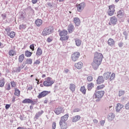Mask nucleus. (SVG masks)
<instances>
[{
  "instance_id": "nucleus-1",
  "label": "nucleus",
  "mask_w": 129,
  "mask_h": 129,
  "mask_svg": "<svg viewBox=\"0 0 129 129\" xmlns=\"http://www.w3.org/2000/svg\"><path fill=\"white\" fill-rule=\"evenodd\" d=\"M102 59H103V54L102 53L99 52L95 53L93 61L92 63V66L94 70L98 69V67L102 62Z\"/></svg>"
},
{
  "instance_id": "nucleus-2",
  "label": "nucleus",
  "mask_w": 129,
  "mask_h": 129,
  "mask_svg": "<svg viewBox=\"0 0 129 129\" xmlns=\"http://www.w3.org/2000/svg\"><path fill=\"white\" fill-rule=\"evenodd\" d=\"M104 91H95L93 95V99L97 102L100 101L101 98L104 96Z\"/></svg>"
},
{
  "instance_id": "nucleus-3",
  "label": "nucleus",
  "mask_w": 129,
  "mask_h": 129,
  "mask_svg": "<svg viewBox=\"0 0 129 129\" xmlns=\"http://www.w3.org/2000/svg\"><path fill=\"white\" fill-rule=\"evenodd\" d=\"M54 31V29L52 27H48L45 28L41 33L42 36H48L52 34Z\"/></svg>"
},
{
  "instance_id": "nucleus-4",
  "label": "nucleus",
  "mask_w": 129,
  "mask_h": 129,
  "mask_svg": "<svg viewBox=\"0 0 129 129\" xmlns=\"http://www.w3.org/2000/svg\"><path fill=\"white\" fill-rule=\"evenodd\" d=\"M54 84V81L52 80V78L47 77L45 79V81L43 82L44 86L46 87H49L52 86Z\"/></svg>"
},
{
  "instance_id": "nucleus-5",
  "label": "nucleus",
  "mask_w": 129,
  "mask_h": 129,
  "mask_svg": "<svg viewBox=\"0 0 129 129\" xmlns=\"http://www.w3.org/2000/svg\"><path fill=\"white\" fill-rule=\"evenodd\" d=\"M80 57V52L76 51L74 52L71 55V59L73 62H76L79 59Z\"/></svg>"
},
{
  "instance_id": "nucleus-6",
  "label": "nucleus",
  "mask_w": 129,
  "mask_h": 129,
  "mask_svg": "<svg viewBox=\"0 0 129 129\" xmlns=\"http://www.w3.org/2000/svg\"><path fill=\"white\" fill-rule=\"evenodd\" d=\"M115 12V6H114V5H111L109 6V9L108 10V14L109 15V16H113Z\"/></svg>"
},
{
  "instance_id": "nucleus-7",
  "label": "nucleus",
  "mask_w": 129,
  "mask_h": 129,
  "mask_svg": "<svg viewBox=\"0 0 129 129\" xmlns=\"http://www.w3.org/2000/svg\"><path fill=\"white\" fill-rule=\"evenodd\" d=\"M76 8L77 12L81 13L84 10V8H85V3H81L80 4H77L76 5Z\"/></svg>"
},
{
  "instance_id": "nucleus-8",
  "label": "nucleus",
  "mask_w": 129,
  "mask_h": 129,
  "mask_svg": "<svg viewBox=\"0 0 129 129\" xmlns=\"http://www.w3.org/2000/svg\"><path fill=\"white\" fill-rule=\"evenodd\" d=\"M5 31L7 32V35H8V36H9L10 38H15V36H16V33L14 31H12L10 33V32H11V28H6L5 29Z\"/></svg>"
},
{
  "instance_id": "nucleus-9",
  "label": "nucleus",
  "mask_w": 129,
  "mask_h": 129,
  "mask_svg": "<svg viewBox=\"0 0 129 129\" xmlns=\"http://www.w3.org/2000/svg\"><path fill=\"white\" fill-rule=\"evenodd\" d=\"M116 23H117V18H116L115 16H113L110 18V22L109 23L110 26H111V25L114 26V25H116Z\"/></svg>"
},
{
  "instance_id": "nucleus-10",
  "label": "nucleus",
  "mask_w": 129,
  "mask_h": 129,
  "mask_svg": "<svg viewBox=\"0 0 129 129\" xmlns=\"http://www.w3.org/2000/svg\"><path fill=\"white\" fill-rule=\"evenodd\" d=\"M49 93H51V91H44L39 94L38 98H42V97H45V96H46V95H48Z\"/></svg>"
},
{
  "instance_id": "nucleus-11",
  "label": "nucleus",
  "mask_w": 129,
  "mask_h": 129,
  "mask_svg": "<svg viewBox=\"0 0 129 129\" xmlns=\"http://www.w3.org/2000/svg\"><path fill=\"white\" fill-rule=\"evenodd\" d=\"M75 67L77 69L80 70V69H82L83 67V62L82 61H79L75 64Z\"/></svg>"
},
{
  "instance_id": "nucleus-12",
  "label": "nucleus",
  "mask_w": 129,
  "mask_h": 129,
  "mask_svg": "<svg viewBox=\"0 0 129 129\" xmlns=\"http://www.w3.org/2000/svg\"><path fill=\"white\" fill-rule=\"evenodd\" d=\"M64 109L63 108H61L60 107L55 109L54 112L57 114V115L59 114H60V113H64Z\"/></svg>"
},
{
  "instance_id": "nucleus-13",
  "label": "nucleus",
  "mask_w": 129,
  "mask_h": 129,
  "mask_svg": "<svg viewBox=\"0 0 129 129\" xmlns=\"http://www.w3.org/2000/svg\"><path fill=\"white\" fill-rule=\"evenodd\" d=\"M123 108V105L120 103H117L116 105L115 109L116 112H119Z\"/></svg>"
},
{
  "instance_id": "nucleus-14",
  "label": "nucleus",
  "mask_w": 129,
  "mask_h": 129,
  "mask_svg": "<svg viewBox=\"0 0 129 129\" xmlns=\"http://www.w3.org/2000/svg\"><path fill=\"white\" fill-rule=\"evenodd\" d=\"M59 125L61 129H67V123L65 121H59Z\"/></svg>"
},
{
  "instance_id": "nucleus-15",
  "label": "nucleus",
  "mask_w": 129,
  "mask_h": 129,
  "mask_svg": "<svg viewBox=\"0 0 129 129\" xmlns=\"http://www.w3.org/2000/svg\"><path fill=\"white\" fill-rule=\"evenodd\" d=\"M117 17L119 19H124L125 18V15H124V13H123V12H122L121 11H119L117 13Z\"/></svg>"
},
{
  "instance_id": "nucleus-16",
  "label": "nucleus",
  "mask_w": 129,
  "mask_h": 129,
  "mask_svg": "<svg viewBox=\"0 0 129 129\" xmlns=\"http://www.w3.org/2000/svg\"><path fill=\"white\" fill-rule=\"evenodd\" d=\"M74 22L77 27L80 26V24L81 23L80 19H79L78 17H76L74 19Z\"/></svg>"
},
{
  "instance_id": "nucleus-17",
  "label": "nucleus",
  "mask_w": 129,
  "mask_h": 129,
  "mask_svg": "<svg viewBox=\"0 0 129 129\" xmlns=\"http://www.w3.org/2000/svg\"><path fill=\"white\" fill-rule=\"evenodd\" d=\"M68 117H69V114H66L63 116L61 117L60 121H64V122H66V121L68 119Z\"/></svg>"
},
{
  "instance_id": "nucleus-18",
  "label": "nucleus",
  "mask_w": 129,
  "mask_h": 129,
  "mask_svg": "<svg viewBox=\"0 0 129 129\" xmlns=\"http://www.w3.org/2000/svg\"><path fill=\"white\" fill-rule=\"evenodd\" d=\"M42 54H43V50H42V49H41V48L38 47L37 48L36 53V56H37L38 57H39V56H41V55H42Z\"/></svg>"
},
{
  "instance_id": "nucleus-19",
  "label": "nucleus",
  "mask_w": 129,
  "mask_h": 129,
  "mask_svg": "<svg viewBox=\"0 0 129 129\" xmlns=\"http://www.w3.org/2000/svg\"><path fill=\"white\" fill-rule=\"evenodd\" d=\"M69 88L71 91H72V92H74V91H75V90L76 89V86L74 84H70Z\"/></svg>"
},
{
  "instance_id": "nucleus-20",
  "label": "nucleus",
  "mask_w": 129,
  "mask_h": 129,
  "mask_svg": "<svg viewBox=\"0 0 129 129\" xmlns=\"http://www.w3.org/2000/svg\"><path fill=\"white\" fill-rule=\"evenodd\" d=\"M104 80H103V77L100 76L98 78L97 80V84H101V83H103Z\"/></svg>"
},
{
  "instance_id": "nucleus-21",
  "label": "nucleus",
  "mask_w": 129,
  "mask_h": 129,
  "mask_svg": "<svg viewBox=\"0 0 129 129\" xmlns=\"http://www.w3.org/2000/svg\"><path fill=\"white\" fill-rule=\"evenodd\" d=\"M33 102H34L33 100H32L31 99H29V98L25 99L24 100H23V101H22V103H24V104H26V103H28V104L33 103Z\"/></svg>"
},
{
  "instance_id": "nucleus-22",
  "label": "nucleus",
  "mask_w": 129,
  "mask_h": 129,
  "mask_svg": "<svg viewBox=\"0 0 129 129\" xmlns=\"http://www.w3.org/2000/svg\"><path fill=\"white\" fill-rule=\"evenodd\" d=\"M68 34V31L66 30H63L59 32V36L63 37L64 36H67Z\"/></svg>"
},
{
  "instance_id": "nucleus-23",
  "label": "nucleus",
  "mask_w": 129,
  "mask_h": 129,
  "mask_svg": "<svg viewBox=\"0 0 129 129\" xmlns=\"http://www.w3.org/2000/svg\"><path fill=\"white\" fill-rule=\"evenodd\" d=\"M110 74H111V73H110L109 72H107L103 74L104 78H105L106 79V80H107V79H108L109 78V77H110Z\"/></svg>"
},
{
  "instance_id": "nucleus-24",
  "label": "nucleus",
  "mask_w": 129,
  "mask_h": 129,
  "mask_svg": "<svg viewBox=\"0 0 129 129\" xmlns=\"http://www.w3.org/2000/svg\"><path fill=\"white\" fill-rule=\"evenodd\" d=\"M81 118V117L80 115H76L73 117L72 121L73 122H76V121H78L79 119Z\"/></svg>"
},
{
  "instance_id": "nucleus-25",
  "label": "nucleus",
  "mask_w": 129,
  "mask_h": 129,
  "mask_svg": "<svg viewBox=\"0 0 129 129\" xmlns=\"http://www.w3.org/2000/svg\"><path fill=\"white\" fill-rule=\"evenodd\" d=\"M115 44L114 40L112 39V38H109L108 40V44L109 46H112Z\"/></svg>"
},
{
  "instance_id": "nucleus-26",
  "label": "nucleus",
  "mask_w": 129,
  "mask_h": 129,
  "mask_svg": "<svg viewBox=\"0 0 129 129\" xmlns=\"http://www.w3.org/2000/svg\"><path fill=\"white\" fill-rule=\"evenodd\" d=\"M115 117V115L113 113H110L108 116V120H113Z\"/></svg>"
},
{
  "instance_id": "nucleus-27",
  "label": "nucleus",
  "mask_w": 129,
  "mask_h": 129,
  "mask_svg": "<svg viewBox=\"0 0 129 129\" xmlns=\"http://www.w3.org/2000/svg\"><path fill=\"white\" fill-rule=\"evenodd\" d=\"M43 24V22L41 19H37L35 21V24L37 27H40Z\"/></svg>"
},
{
  "instance_id": "nucleus-28",
  "label": "nucleus",
  "mask_w": 129,
  "mask_h": 129,
  "mask_svg": "<svg viewBox=\"0 0 129 129\" xmlns=\"http://www.w3.org/2000/svg\"><path fill=\"white\" fill-rule=\"evenodd\" d=\"M75 41L76 45V46H77V47H80V46H81L82 41L81 40H80V39L78 38H76L75 39Z\"/></svg>"
},
{
  "instance_id": "nucleus-29",
  "label": "nucleus",
  "mask_w": 129,
  "mask_h": 129,
  "mask_svg": "<svg viewBox=\"0 0 129 129\" xmlns=\"http://www.w3.org/2000/svg\"><path fill=\"white\" fill-rule=\"evenodd\" d=\"M68 30L69 33H72V32H73V31L74 30V26H73V25H69Z\"/></svg>"
},
{
  "instance_id": "nucleus-30",
  "label": "nucleus",
  "mask_w": 129,
  "mask_h": 129,
  "mask_svg": "<svg viewBox=\"0 0 129 129\" xmlns=\"http://www.w3.org/2000/svg\"><path fill=\"white\" fill-rule=\"evenodd\" d=\"M16 52L15 50H10L9 51V56H11V57H13V56H15L16 55Z\"/></svg>"
},
{
  "instance_id": "nucleus-31",
  "label": "nucleus",
  "mask_w": 129,
  "mask_h": 129,
  "mask_svg": "<svg viewBox=\"0 0 129 129\" xmlns=\"http://www.w3.org/2000/svg\"><path fill=\"white\" fill-rule=\"evenodd\" d=\"M94 87V84L91 83L88 84V90H91Z\"/></svg>"
},
{
  "instance_id": "nucleus-32",
  "label": "nucleus",
  "mask_w": 129,
  "mask_h": 129,
  "mask_svg": "<svg viewBox=\"0 0 129 129\" xmlns=\"http://www.w3.org/2000/svg\"><path fill=\"white\" fill-rule=\"evenodd\" d=\"M69 39V36H61L60 38V41H67Z\"/></svg>"
},
{
  "instance_id": "nucleus-33",
  "label": "nucleus",
  "mask_w": 129,
  "mask_h": 129,
  "mask_svg": "<svg viewBox=\"0 0 129 129\" xmlns=\"http://www.w3.org/2000/svg\"><path fill=\"white\" fill-rule=\"evenodd\" d=\"M80 91L83 93V94H86V89L85 88V87H81L80 89Z\"/></svg>"
},
{
  "instance_id": "nucleus-34",
  "label": "nucleus",
  "mask_w": 129,
  "mask_h": 129,
  "mask_svg": "<svg viewBox=\"0 0 129 129\" xmlns=\"http://www.w3.org/2000/svg\"><path fill=\"white\" fill-rule=\"evenodd\" d=\"M24 59H25V55H24V54H22L19 56V62H22L23 61H24Z\"/></svg>"
},
{
  "instance_id": "nucleus-35",
  "label": "nucleus",
  "mask_w": 129,
  "mask_h": 129,
  "mask_svg": "<svg viewBox=\"0 0 129 129\" xmlns=\"http://www.w3.org/2000/svg\"><path fill=\"white\" fill-rule=\"evenodd\" d=\"M25 56L26 57H31L32 56V52L27 50L25 51Z\"/></svg>"
},
{
  "instance_id": "nucleus-36",
  "label": "nucleus",
  "mask_w": 129,
  "mask_h": 129,
  "mask_svg": "<svg viewBox=\"0 0 129 129\" xmlns=\"http://www.w3.org/2000/svg\"><path fill=\"white\" fill-rule=\"evenodd\" d=\"M105 87L104 85H100L97 87L96 89L97 90H101V89H103Z\"/></svg>"
},
{
  "instance_id": "nucleus-37",
  "label": "nucleus",
  "mask_w": 129,
  "mask_h": 129,
  "mask_svg": "<svg viewBox=\"0 0 129 129\" xmlns=\"http://www.w3.org/2000/svg\"><path fill=\"white\" fill-rule=\"evenodd\" d=\"M43 112L44 111H39L36 114L35 117H36L37 118H38V117H40V116H41V115L43 114Z\"/></svg>"
},
{
  "instance_id": "nucleus-38",
  "label": "nucleus",
  "mask_w": 129,
  "mask_h": 129,
  "mask_svg": "<svg viewBox=\"0 0 129 129\" xmlns=\"http://www.w3.org/2000/svg\"><path fill=\"white\" fill-rule=\"evenodd\" d=\"M20 93H21V91H20L19 89H15V92L14 93L15 95H16V96H20Z\"/></svg>"
},
{
  "instance_id": "nucleus-39",
  "label": "nucleus",
  "mask_w": 129,
  "mask_h": 129,
  "mask_svg": "<svg viewBox=\"0 0 129 129\" xmlns=\"http://www.w3.org/2000/svg\"><path fill=\"white\" fill-rule=\"evenodd\" d=\"M5 86V79H2L0 80V87H4Z\"/></svg>"
},
{
  "instance_id": "nucleus-40",
  "label": "nucleus",
  "mask_w": 129,
  "mask_h": 129,
  "mask_svg": "<svg viewBox=\"0 0 129 129\" xmlns=\"http://www.w3.org/2000/svg\"><path fill=\"white\" fill-rule=\"evenodd\" d=\"M32 63H33V60L31 58H28L26 60V63L28 64L29 65H31Z\"/></svg>"
},
{
  "instance_id": "nucleus-41",
  "label": "nucleus",
  "mask_w": 129,
  "mask_h": 129,
  "mask_svg": "<svg viewBox=\"0 0 129 129\" xmlns=\"http://www.w3.org/2000/svg\"><path fill=\"white\" fill-rule=\"evenodd\" d=\"M114 78H115V74L113 73L110 77V81H111V80H113Z\"/></svg>"
},
{
  "instance_id": "nucleus-42",
  "label": "nucleus",
  "mask_w": 129,
  "mask_h": 129,
  "mask_svg": "<svg viewBox=\"0 0 129 129\" xmlns=\"http://www.w3.org/2000/svg\"><path fill=\"white\" fill-rule=\"evenodd\" d=\"M87 80L89 82H91V81H92L93 80V77L91 76H89L87 77Z\"/></svg>"
},
{
  "instance_id": "nucleus-43",
  "label": "nucleus",
  "mask_w": 129,
  "mask_h": 129,
  "mask_svg": "<svg viewBox=\"0 0 129 129\" xmlns=\"http://www.w3.org/2000/svg\"><path fill=\"white\" fill-rule=\"evenodd\" d=\"M26 28H27V25L25 24H21L19 26L20 29H23L24 30V29H26Z\"/></svg>"
},
{
  "instance_id": "nucleus-44",
  "label": "nucleus",
  "mask_w": 129,
  "mask_h": 129,
  "mask_svg": "<svg viewBox=\"0 0 129 129\" xmlns=\"http://www.w3.org/2000/svg\"><path fill=\"white\" fill-rule=\"evenodd\" d=\"M40 63H41V61H40V60L37 59L34 61L33 64L34 65L36 66V65H39Z\"/></svg>"
},
{
  "instance_id": "nucleus-45",
  "label": "nucleus",
  "mask_w": 129,
  "mask_h": 129,
  "mask_svg": "<svg viewBox=\"0 0 129 129\" xmlns=\"http://www.w3.org/2000/svg\"><path fill=\"white\" fill-rule=\"evenodd\" d=\"M124 94V91H119V96L120 97V96H122Z\"/></svg>"
},
{
  "instance_id": "nucleus-46",
  "label": "nucleus",
  "mask_w": 129,
  "mask_h": 129,
  "mask_svg": "<svg viewBox=\"0 0 129 129\" xmlns=\"http://www.w3.org/2000/svg\"><path fill=\"white\" fill-rule=\"evenodd\" d=\"M6 89L7 90H11V85H10V83H8L6 85Z\"/></svg>"
},
{
  "instance_id": "nucleus-47",
  "label": "nucleus",
  "mask_w": 129,
  "mask_h": 129,
  "mask_svg": "<svg viewBox=\"0 0 129 129\" xmlns=\"http://www.w3.org/2000/svg\"><path fill=\"white\" fill-rule=\"evenodd\" d=\"M30 49H31L32 51H34V50H35V46L34 45V44L30 45Z\"/></svg>"
},
{
  "instance_id": "nucleus-48",
  "label": "nucleus",
  "mask_w": 129,
  "mask_h": 129,
  "mask_svg": "<svg viewBox=\"0 0 129 129\" xmlns=\"http://www.w3.org/2000/svg\"><path fill=\"white\" fill-rule=\"evenodd\" d=\"M55 128H56V122H54L52 123V129H55Z\"/></svg>"
},
{
  "instance_id": "nucleus-49",
  "label": "nucleus",
  "mask_w": 129,
  "mask_h": 129,
  "mask_svg": "<svg viewBox=\"0 0 129 129\" xmlns=\"http://www.w3.org/2000/svg\"><path fill=\"white\" fill-rule=\"evenodd\" d=\"M11 84L12 87H15L16 85V83L14 81L11 82Z\"/></svg>"
},
{
  "instance_id": "nucleus-50",
  "label": "nucleus",
  "mask_w": 129,
  "mask_h": 129,
  "mask_svg": "<svg viewBox=\"0 0 129 129\" xmlns=\"http://www.w3.org/2000/svg\"><path fill=\"white\" fill-rule=\"evenodd\" d=\"M80 109L79 108H75L73 110V112H79Z\"/></svg>"
},
{
  "instance_id": "nucleus-51",
  "label": "nucleus",
  "mask_w": 129,
  "mask_h": 129,
  "mask_svg": "<svg viewBox=\"0 0 129 129\" xmlns=\"http://www.w3.org/2000/svg\"><path fill=\"white\" fill-rule=\"evenodd\" d=\"M100 123L102 126H103L104 125V123H105V121L104 120H101L100 121Z\"/></svg>"
},
{
  "instance_id": "nucleus-52",
  "label": "nucleus",
  "mask_w": 129,
  "mask_h": 129,
  "mask_svg": "<svg viewBox=\"0 0 129 129\" xmlns=\"http://www.w3.org/2000/svg\"><path fill=\"white\" fill-rule=\"evenodd\" d=\"M125 107V109H129V102L126 104Z\"/></svg>"
},
{
  "instance_id": "nucleus-53",
  "label": "nucleus",
  "mask_w": 129,
  "mask_h": 129,
  "mask_svg": "<svg viewBox=\"0 0 129 129\" xmlns=\"http://www.w3.org/2000/svg\"><path fill=\"white\" fill-rule=\"evenodd\" d=\"M10 107H11V105H10V104H6V105L5 106L6 109H9V108H10Z\"/></svg>"
},
{
  "instance_id": "nucleus-54",
  "label": "nucleus",
  "mask_w": 129,
  "mask_h": 129,
  "mask_svg": "<svg viewBox=\"0 0 129 129\" xmlns=\"http://www.w3.org/2000/svg\"><path fill=\"white\" fill-rule=\"evenodd\" d=\"M47 42H48V43H50V42H52V38L48 37L47 39Z\"/></svg>"
},
{
  "instance_id": "nucleus-55",
  "label": "nucleus",
  "mask_w": 129,
  "mask_h": 129,
  "mask_svg": "<svg viewBox=\"0 0 129 129\" xmlns=\"http://www.w3.org/2000/svg\"><path fill=\"white\" fill-rule=\"evenodd\" d=\"M20 19H21V20H24L25 19V16H24V14L20 15Z\"/></svg>"
},
{
  "instance_id": "nucleus-56",
  "label": "nucleus",
  "mask_w": 129,
  "mask_h": 129,
  "mask_svg": "<svg viewBox=\"0 0 129 129\" xmlns=\"http://www.w3.org/2000/svg\"><path fill=\"white\" fill-rule=\"evenodd\" d=\"M32 89H33V86H29L28 88H27V90H32Z\"/></svg>"
},
{
  "instance_id": "nucleus-57",
  "label": "nucleus",
  "mask_w": 129,
  "mask_h": 129,
  "mask_svg": "<svg viewBox=\"0 0 129 129\" xmlns=\"http://www.w3.org/2000/svg\"><path fill=\"white\" fill-rule=\"evenodd\" d=\"M32 4H37L38 3V0H32Z\"/></svg>"
},
{
  "instance_id": "nucleus-58",
  "label": "nucleus",
  "mask_w": 129,
  "mask_h": 129,
  "mask_svg": "<svg viewBox=\"0 0 129 129\" xmlns=\"http://www.w3.org/2000/svg\"><path fill=\"white\" fill-rule=\"evenodd\" d=\"M94 123H98V120H97V119H94L93 120Z\"/></svg>"
},
{
  "instance_id": "nucleus-59",
  "label": "nucleus",
  "mask_w": 129,
  "mask_h": 129,
  "mask_svg": "<svg viewBox=\"0 0 129 129\" xmlns=\"http://www.w3.org/2000/svg\"><path fill=\"white\" fill-rule=\"evenodd\" d=\"M118 46L120 47H122V46H123V43L120 42V43L118 44Z\"/></svg>"
},
{
  "instance_id": "nucleus-60",
  "label": "nucleus",
  "mask_w": 129,
  "mask_h": 129,
  "mask_svg": "<svg viewBox=\"0 0 129 129\" xmlns=\"http://www.w3.org/2000/svg\"><path fill=\"white\" fill-rule=\"evenodd\" d=\"M45 77H46V75H45V74L42 75V78H45Z\"/></svg>"
},
{
  "instance_id": "nucleus-61",
  "label": "nucleus",
  "mask_w": 129,
  "mask_h": 129,
  "mask_svg": "<svg viewBox=\"0 0 129 129\" xmlns=\"http://www.w3.org/2000/svg\"><path fill=\"white\" fill-rule=\"evenodd\" d=\"M2 17H3V18H6V15L5 14H2Z\"/></svg>"
},
{
  "instance_id": "nucleus-62",
  "label": "nucleus",
  "mask_w": 129,
  "mask_h": 129,
  "mask_svg": "<svg viewBox=\"0 0 129 129\" xmlns=\"http://www.w3.org/2000/svg\"><path fill=\"white\" fill-rule=\"evenodd\" d=\"M59 3H62V2H64V0H59Z\"/></svg>"
},
{
  "instance_id": "nucleus-63",
  "label": "nucleus",
  "mask_w": 129,
  "mask_h": 129,
  "mask_svg": "<svg viewBox=\"0 0 129 129\" xmlns=\"http://www.w3.org/2000/svg\"><path fill=\"white\" fill-rule=\"evenodd\" d=\"M115 3H118L119 2V0H115Z\"/></svg>"
},
{
  "instance_id": "nucleus-64",
  "label": "nucleus",
  "mask_w": 129,
  "mask_h": 129,
  "mask_svg": "<svg viewBox=\"0 0 129 129\" xmlns=\"http://www.w3.org/2000/svg\"><path fill=\"white\" fill-rule=\"evenodd\" d=\"M44 103H47V100L44 101Z\"/></svg>"
}]
</instances>
